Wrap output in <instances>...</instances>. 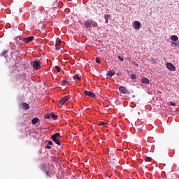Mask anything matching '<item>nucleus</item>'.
Returning <instances> with one entry per match:
<instances>
[{
	"mask_svg": "<svg viewBox=\"0 0 179 179\" xmlns=\"http://www.w3.org/2000/svg\"><path fill=\"white\" fill-rule=\"evenodd\" d=\"M69 99H71V97L66 96H64L62 99H60V104L62 106H64L65 104V103H66V101H68V100H69Z\"/></svg>",
	"mask_w": 179,
	"mask_h": 179,
	"instance_id": "nucleus-8",
	"label": "nucleus"
},
{
	"mask_svg": "<svg viewBox=\"0 0 179 179\" xmlns=\"http://www.w3.org/2000/svg\"><path fill=\"white\" fill-rule=\"evenodd\" d=\"M98 125H99V126L106 125V123H104V122H99Z\"/></svg>",
	"mask_w": 179,
	"mask_h": 179,
	"instance_id": "nucleus-26",
	"label": "nucleus"
},
{
	"mask_svg": "<svg viewBox=\"0 0 179 179\" xmlns=\"http://www.w3.org/2000/svg\"><path fill=\"white\" fill-rule=\"evenodd\" d=\"M84 94L85 96H88V97H92L93 99H96V94H93V92L85 90L84 91Z\"/></svg>",
	"mask_w": 179,
	"mask_h": 179,
	"instance_id": "nucleus-6",
	"label": "nucleus"
},
{
	"mask_svg": "<svg viewBox=\"0 0 179 179\" xmlns=\"http://www.w3.org/2000/svg\"><path fill=\"white\" fill-rule=\"evenodd\" d=\"M6 52H8V50H4L3 52H2V55H3L5 57V54H6Z\"/></svg>",
	"mask_w": 179,
	"mask_h": 179,
	"instance_id": "nucleus-30",
	"label": "nucleus"
},
{
	"mask_svg": "<svg viewBox=\"0 0 179 179\" xmlns=\"http://www.w3.org/2000/svg\"><path fill=\"white\" fill-rule=\"evenodd\" d=\"M94 26H97V23H96V22H94Z\"/></svg>",
	"mask_w": 179,
	"mask_h": 179,
	"instance_id": "nucleus-34",
	"label": "nucleus"
},
{
	"mask_svg": "<svg viewBox=\"0 0 179 179\" xmlns=\"http://www.w3.org/2000/svg\"><path fill=\"white\" fill-rule=\"evenodd\" d=\"M37 122H38V118L37 117H34L32 120H31V123L35 125V124H37Z\"/></svg>",
	"mask_w": 179,
	"mask_h": 179,
	"instance_id": "nucleus-15",
	"label": "nucleus"
},
{
	"mask_svg": "<svg viewBox=\"0 0 179 179\" xmlns=\"http://www.w3.org/2000/svg\"><path fill=\"white\" fill-rule=\"evenodd\" d=\"M55 4H56V6H57V3H55Z\"/></svg>",
	"mask_w": 179,
	"mask_h": 179,
	"instance_id": "nucleus-37",
	"label": "nucleus"
},
{
	"mask_svg": "<svg viewBox=\"0 0 179 179\" xmlns=\"http://www.w3.org/2000/svg\"><path fill=\"white\" fill-rule=\"evenodd\" d=\"M32 12L36 13V12H38V10H40V8H38V7H34L31 9Z\"/></svg>",
	"mask_w": 179,
	"mask_h": 179,
	"instance_id": "nucleus-17",
	"label": "nucleus"
},
{
	"mask_svg": "<svg viewBox=\"0 0 179 179\" xmlns=\"http://www.w3.org/2000/svg\"><path fill=\"white\" fill-rule=\"evenodd\" d=\"M48 143V145H50L54 144V143H52V141H49Z\"/></svg>",
	"mask_w": 179,
	"mask_h": 179,
	"instance_id": "nucleus-31",
	"label": "nucleus"
},
{
	"mask_svg": "<svg viewBox=\"0 0 179 179\" xmlns=\"http://www.w3.org/2000/svg\"><path fill=\"white\" fill-rule=\"evenodd\" d=\"M115 75V73L113 71H110L108 72L107 76H109L110 78H113Z\"/></svg>",
	"mask_w": 179,
	"mask_h": 179,
	"instance_id": "nucleus-14",
	"label": "nucleus"
},
{
	"mask_svg": "<svg viewBox=\"0 0 179 179\" xmlns=\"http://www.w3.org/2000/svg\"><path fill=\"white\" fill-rule=\"evenodd\" d=\"M119 91L120 93H122V94H130L131 92H129L125 87L121 86L119 87Z\"/></svg>",
	"mask_w": 179,
	"mask_h": 179,
	"instance_id": "nucleus-3",
	"label": "nucleus"
},
{
	"mask_svg": "<svg viewBox=\"0 0 179 179\" xmlns=\"http://www.w3.org/2000/svg\"><path fill=\"white\" fill-rule=\"evenodd\" d=\"M145 162H146V163H149V162H152V157H145L144 158Z\"/></svg>",
	"mask_w": 179,
	"mask_h": 179,
	"instance_id": "nucleus-16",
	"label": "nucleus"
},
{
	"mask_svg": "<svg viewBox=\"0 0 179 179\" xmlns=\"http://www.w3.org/2000/svg\"><path fill=\"white\" fill-rule=\"evenodd\" d=\"M31 65L34 69L38 71V69L41 66V62L38 60H35L32 62Z\"/></svg>",
	"mask_w": 179,
	"mask_h": 179,
	"instance_id": "nucleus-2",
	"label": "nucleus"
},
{
	"mask_svg": "<svg viewBox=\"0 0 179 179\" xmlns=\"http://www.w3.org/2000/svg\"><path fill=\"white\" fill-rule=\"evenodd\" d=\"M166 68L169 69V71H171V72L176 71V66L171 63H167L166 64Z\"/></svg>",
	"mask_w": 179,
	"mask_h": 179,
	"instance_id": "nucleus-4",
	"label": "nucleus"
},
{
	"mask_svg": "<svg viewBox=\"0 0 179 179\" xmlns=\"http://www.w3.org/2000/svg\"><path fill=\"white\" fill-rule=\"evenodd\" d=\"M73 79H78V80H80V77H79V75L75 74L73 76Z\"/></svg>",
	"mask_w": 179,
	"mask_h": 179,
	"instance_id": "nucleus-19",
	"label": "nucleus"
},
{
	"mask_svg": "<svg viewBox=\"0 0 179 179\" xmlns=\"http://www.w3.org/2000/svg\"><path fill=\"white\" fill-rule=\"evenodd\" d=\"M119 59H120V61H124V57L122 56H118Z\"/></svg>",
	"mask_w": 179,
	"mask_h": 179,
	"instance_id": "nucleus-28",
	"label": "nucleus"
},
{
	"mask_svg": "<svg viewBox=\"0 0 179 179\" xmlns=\"http://www.w3.org/2000/svg\"><path fill=\"white\" fill-rule=\"evenodd\" d=\"M95 62H96V64H100V58L96 57Z\"/></svg>",
	"mask_w": 179,
	"mask_h": 179,
	"instance_id": "nucleus-25",
	"label": "nucleus"
},
{
	"mask_svg": "<svg viewBox=\"0 0 179 179\" xmlns=\"http://www.w3.org/2000/svg\"><path fill=\"white\" fill-rule=\"evenodd\" d=\"M143 129H142V127H139L138 129V131H139V132H141V131H143Z\"/></svg>",
	"mask_w": 179,
	"mask_h": 179,
	"instance_id": "nucleus-32",
	"label": "nucleus"
},
{
	"mask_svg": "<svg viewBox=\"0 0 179 179\" xmlns=\"http://www.w3.org/2000/svg\"><path fill=\"white\" fill-rule=\"evenodd\" d=\"M171 41H178V36L177 35H173L171 36Z\"/></svg>",
	"mask_w": 179,
	"mask_h": 179,
	"instance_id": "nucleus-13",
	"label": "nucleus"
},
{
	"mask_svg": "<svg viewBox=\"0 0 179 179\" xmlns=\"http://www.w3.org/2000/svg\"><path fill=\"white\" fill-rule=\"evenodd\" d=\"M51 118H53V120H57V116L54 114V113H50Z\"/></svg>",
	"mask_w": 179,
	"mask_h": 179,
	"instance_id": "nucleus-18",
	"label": "nucleus"
},
{
	"mask_svg": "<svg viewBox=\"0 0 179 179\" xmlns=\"http://www.w3.org/2000/svg\"><path fill=\"white\" fill-rule=\"evenodd\" d=\"M51 117V114H47L45 115V118L46 120H50V117Z\"/></svg>",
	"mask_w": 179,
	"mask_h": 179,
	"instance_id": "nucleus-23",
	"label": "nucleus"
},
{
	"mask_svg": "<svg viewBox=\"0 0 179 179\" xmlns=\"http://www.w3.org/2000/svg\"><path fill=\"white\" fill-rule=\"evenodd\" d=\"M60 136L61 134L59 133H56L51 136L53 142H55V143H56V145H58L59 146H61V141H59Z\"/></svg>",
	"mask_w": 179,
	"mask_h": 179,
	"instance_id": "nucleus-1",
	"label": "nucleus"
},
{
	"mask_svg": "<svg viewBox=\"0 0 179 179\" xmlns=\"http://www.w3.org/2000/svg\"><path fill=\"white\" fill-rule=\"evenodd\" d=\"M130 78L134 80L136 79V76H135V74H131Z\"/></svg>",
	"mask_w": 179,
	"mask_h": 179,
	"instance_id": "nucleus-22",
	"label": "nucleus"
},
{
	"mask_svg": "<svg viewBox=\"0 0 179 179\" xmlns=\"http://www.w3.org/2000/svg\"><path fill=\"white\" fill-rule=\"evenodd\" d=\"M173 44L174 45H176V47H179V42H178V43L173 42Z\"/></svg>",
	"mask_w": 179,
	"mask_h": 179,
	"instance_id": "nucleus-27",
	"label": "nucleus"
},
{
	"mask_svg": "<svg viewBox=\"0 0 179 179\" xmlns=\"http://www.w3.org/2000/svg\"><path fill=\"white\" fill-rule=\"evenodd\" d=\"M84 26L86 27V29H90L92 27V21L87 20L84 22Z\"/></svg>",
	"mask_w": 179,
	"mask_h": 179,
	"instance_id": "nucleus-9",
	"label": "nucleus"
},
{
	"mask_svg": "<svg viewBox=\"0 0 179 179\" xmlns=\"http://www.w3.org/2000/svg\"><path fill=\"white\" fill-rule=\"evenodd\" d=\"M55 8H57V7H52L53 9H55Z\"/></svg>",
	"mask_w": 179,
	"mask_h": 179,
	"instance_id": "nucleus-36",
	"label": "nucleus"
},
{
	"mask_svg": "<svg viewBox=\"0 0 179 179\" xmlns=\"http://www.w3.org/2000/svg\"><path fill=\"white\" fill-rule=\"evenodd\" d=\"M142 83H145V85H149V79H148V78H143L142 80H141Z\"/></svg>",
	"mask_w": 179,
	"mask_h": 179,
	"instance_id": "nucleus-12",
	"label": "nucleus"
},
{
	"mask_svg": "<svg viewBox=\"0 0 179 179\" xmlns=\"http://www.w3.org/2000/svg\"><path fill=\"white\" fill-rule=\"evenodd\" d=\"M55 47L57 51H59V48L61 47V39L57 38Z\"/></svg>",
	"mask_w": 179,
	"mask_h": 179,
	"instance_id": "nucleus-7",
	"label": "nucleus"
},
{
	"mask_svg": "<svg viewBox=\"0 0 179 179\" xmlns=\"http://www.w3.org/2000/svg\"><path fill=\"white\" fill-rule=\"evenodd\" d=\"M109 17H110V15H108V14H105L104 15V18L106 19V20H108Z\"/></svg>",
	"mask_w": 179,
	"mask_h": 179,
	"instance_id": "nucleus-24",
	"label": "nucleus"
},
{
	"mask_svg": "<svg viewBox=\"0 0 179 179\" xmlns=\"http://www.w3.org/2000/svg\"><path fill=\"white\" fill-rule=\"evenodd\" d=\"M46 174H47V176H48V171H46Z\"/></svg>",
	"mask_w": 179,
	"mask_h": 179,
	"instance_id": "nucleus-35",
	"label": "nucleus"
},
{
	"mask_svg": "<svg viewBox=\"0 0 179 179\" xmlns=\"http://www.w3.org/2000/svg\"><path fill=\"white\" fill-rule=\"evenodd\" d=\"M55 69L57 72H61V67H59V66H56Z\"/></svg>",
	"mask_w": 179,
	"mask_h": 179,
	"instance_id": "nucleus-21",
	"label": "nucleus"
},
{
	"mask_svg": "<svg viewBox=\"0 0 179 179\" xmlns=\"http://www.w3.org/2000/svg\"><path fill=\"white\" fill-rule=\"evenodd\" d=\"M170 106H172L173 107H175L176 103L175 102H170Z\"/></svg>",
	"mask_w": 179,
	"mask_h": 179,
	"instance_id": "nucleus-29",
	"label": "nucleus"
},
{
	"mask_svg": "<svg viewBox=\"0 0 179 179\" xmlns=\"http://www.w3.org/2000/svg\"><path fill=\"white\" fill-rule=\"evenodd\" d=\"M22 106L24 110H29L30 108L27 103H22Z\"/></svg>",
	"mask_w": 179,
	"mask_h": 179,
	"instance_id": "nucleus-11",
	"label": "nucleus"
},
{
	"mask_svg": "<svg viewBox=\"0 0 179 179\" xmlns=\"http://www.w3.org/2000/svg\"><path fill=\"white\" fill-rule=\"evenodd\" d=\"M24 40L25 43H31V41H33V40H34V36H31L27 38H24Z\"/></svg>",
	"mask_w": 179,
	"mask_h": 179,
	"instance_id": "nucleus-10",
	"label": "nucleus"
},
{
	"mask_svg": "<svg viewBox=\"0 0 179 179\" xmlns=\"http://www.w3.org/2000/svg\"><path fill=\"white\" fill-rule=\"evenodd\" d=\"M141 22L139 21H134L133 22V27L136 30H139V29H141Z\"/></svg>",
	"mask_w": 179,
	"mask_h": 179,
	"instance_id": "nucleus-5",
	"label": "nucleus"
},
{
	"mask_svg": "<svg viewBox=\"0 0 179 179\" xmlns=\"http://www.w3.org/2000/svg\"><path fill=\"white\" fill-rule=\"evenodd\" d=\"M68 84V82L65 80H62V86H66V85Z\"/></svg>",
	"mask_w": 179,
	"mask_h": 179,
	"instance_id": "nucleus-20",
	"label": "nucleus"
},
{
	"mask_svg": "<svg viewBox=\"0 0 179 179\" xmlns=\"http://www.w3.org/2000/svg\"><path fill=\"white\" fill-rule=\"evenodd\" d=\"M68 1H72V0H68Z\"/></svg>",
	"mask_w": 179,
	"mask_h": 179,
	"instance_id": "nucleus-38",
	"label": "nucleus"
},
{
	"mask_svg": "<svg viewBox=\"0 0 179 179\" xmlns=\"http://www.w3.org/2000/svg\"><path fill=\"white\" fill-rule=\"evenodd\" d=\"M45 149H51V146H50V145H46V146H45Z\"/></svg>",
	"mask_w": 179,
	"mask_h": 179,
	"instance_id": "nucleus-33",
	"label": "nucleus"
}]
</instances>
